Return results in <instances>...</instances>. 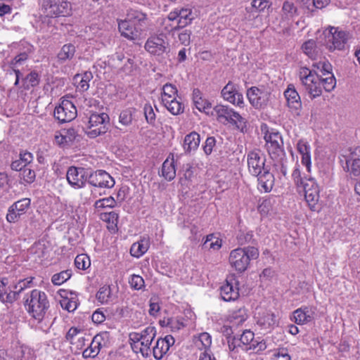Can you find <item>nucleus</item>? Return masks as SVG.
Segmentation results:
<instances>
[{"label": "nucleus", "mask_w": 360, "mask_h": 360, "mask_svg": "<svg viewBox=\"0 0 360 360\" xmlns=\"http://www.w3.org/2000/svg\"><path fill=\"white\" fill-rule=\"evenodd\" d=\"M247 162L250 173L257 177L258 189L264 193L270 192L274 187L275 177L265 165V155L259 150L250 151L247 155Z\"/></svg>", "instance_id": "f257e3e1"}, {"label": "nucleus", "mask_w": 360, "mask_h": 360, "mask_svg": "<svg viewBox=\"0 0 360 360\" xmlns=\"http://www.w3.org/2000/svg\"><path fill=\"white\" fill-rule=\"evenodd\" d=\"M291 176L297 188L304 191L306 202L310 210L316 211L319 199V188L315 179L310 175L302 176L297 163L295 164Z\"/></svg>", "instance_id": "f03ea898"}, {"label": "nucleus", "mask_w": 360, "mask_h": 360, "mask_svg": "<svg viewBox=\"0 0 360 360\" xmlns=\"http://www.w3.org/2000/svg\"><path fill=\"white\" fill-rule=\"evenodd\" d=\"M24 306L33 319L41 322L49 307V301L44 291L34 289L25 295Z\"/></svg>", "instance_id": "7ed1b4c3"}, {"label": "nucleus", "mask_w": 360, "mask_h": 360, "mask_svg": "<svg viewBox=\"0 0 360 360\" xmlns=\"http://www.w3.org/2000/svg\"><path fill=\"white\" fill-rule=\"evenodd\" d=\"M155 336V328L148 326L140 332L130 333L129 341L134 352L141 353L143 357H148L152 353L150 345Z\"/></svg>", "instance_id": "20e7f679"}, {"label": "nucleus", "mask_w": 360, "mask_h": 360, "mask_svg": "<svg viewBox=\"0 0 360 360\" xmlns=\"http://www.w3.org/2000/svg\"><path fill=\"white\" fill-rule=\"evenodd\" d=\"M297 75L302 86L311 98L321 95L324 89L323 79L314 70L301 67Z\"/></svg>", "instance_id": "39448f33"}, {"label": "nucleus", "mask_w": 360, "mask_h": 360, "mask_svg": "<svg viewBox=\"0 0 360 360\" xmlns=\"http://www.w3.org/2000/svg\"><path fill=\"white\" fill-rule=\"evenodd\" d=\"M259 255L258 249L255 247L238 248L231 251L229 262L235 271L242 273L248 269L250 260L257 259Z\"/></svg>", "instance_id": "423d86ee"}, {"label": "nucleus", "mask_w": 360, "mask_h": 360, "mask_svg": "<svg viewBox=\"0 0 360 360\" xmlns=\"http://www.w3.org/2000/svg\"><path fill=\"white\" fill-rule=\"evenodd\" d=\"M214 113L219 122L223 124L231 123L240 129L245 127V118L229 106L217 105L213 108L212 114Z\"/></svg>", "instance_id": "0eeeda50"}, {"label": "nucleus", "mask_w": 360, "mask_h": 360, "mask_svg": "<svg viewBox=\"0 0 360 360\" xmlns=\"http://www.w3.org/2000/svg\"><path fill=\"white\" fill-rule=\"evenodd\" d=\"M266 147L272 159H280L285 155L281 135L274 130L267 131L264 135Z\"/></svg>", "instance_id": "6e6552de"}, {"label": "nucleus", "mask_w": 360, "mask_h": 360, "mask_svg": "<svg viewBox=\"0 0 360 360\" xmlns=\"http://www.w3.org/2000/svg\"><path fill=\"white\" fill-rule=\"evenodd\" d=\"M241 348L245 351L259 352L266 349V342L260 338H255V334L250 330H245L238 338Z\"/></svg>", "instance_id": "1a4fd4ad"}, {"label": "nucleus", "mask_w": 360, "mask_h": 360, "mask_svg": "<svg viewBox=\"0 0 360 360\" xmlns=\"http://www.w3.org/2000/svg\"><path fill=\"white\" fill-rule=\"evenodd\" d=\"M345 164L343 165L344 171L350 177H356L360 175V146L349 148L343 155Z\"/></svg>", "instance_id": "9d476101"}, {"label": "nucleus", "mask_w": 360, "mask_h": 360, "mask_svg": "<svg viewBox=\"0 0 360 360\" xmlns=\"http://www.w3.org/2000/svg\"><path fill=\"white\" fill-rule=\"evenodd\" d=\"M108 119V115L105 113L92 114L89 120L88 129L86 132L87 136L94 139L105 134L107 131L106 124Z\"/></svg>", "instance_id": "9b49d317"}, {"label": "nucleus", "mask_w": 360, "mask_h": 360, "mask_svg": "<svg viewBox=\"0 0 360 360\" xmlns=\"http://www.w3.org/2000/svg\"><path fill=\"white\" fill-rule=\"evenodd\" d=\"M110 343V333L104 331L97 334L91 340L89 346L85 349L82 355L84 358L96 357L102 347H108Z\"/></svg>", "instance_id": "f8f14e48"}, {"label": "nucleus", "mask_w": 360, "mask_h": 360, "mask_svg": "<svg viewBox=\"0 0 360 360\" xmlns=\"http://www.w3.org/2000/svg\"><path fill=\"white\" fill-rule=\"evenodd\" d=\"M41 6L46 15L51 17L68 15L70 10L67 0H43Z\"/></svg>", "instance_id": "ddd939ff"}, {"label": "nucleus", "mask_w": 360, "mask_h": 360, "mask_svg": "<svg viewBox=\"0 0 360 360\" xmlns=\"http://www.w3.org/2000/svg\"><path fill=\"white\" fill-rule=\"evenodd\" d=\"M326 37V43L333 45H341L350 42L352 34L338 27L328 26L323 32Z\"/></svg>", "instance_id": "4468645a"}, {"label": "nucleus", "mask_w": 360, "mask_h": 360, "mask_svg": "<svg viewBox=\"0 0 360 360\" xmlns=\"http://www.w3.org/2000/svg\"><path fill=\"white\" fill-rule=\"evenodd\" d=\"M77 116V109L75 105L69 100H63L60 105L54 110V117L59 122H68L73 120Z\"/></svg>", "instance_id": "2eb2a0df"}, {"label": "nucleus", "mask_w": 360, "mask_h": 360, "mask_svg": "<svg viewBox=\"0 0 360 360\" xmlns=\"http://www.w3.org/2000/svg\"><path fill=\"white\" fill-rule=\"evenodd\" d=\"M167 19L169 21L176 22L177 27H184L194 19V14L188 6L176 8L168 14Z\"/></svg>", "instance_id": "dca6fc26"}, {"label": "nucleus", "mask_w": 360, "mask_h": 360, "mask_svg": "<svg viewBox=\"0 0 360 360\" xmlns=\"http://www.w3.org/2000/svg\"><path fill=\"white\" fill-rule=\"evenodd\" d=\"M247 97L253 107L255 108H262L267 105L271 94L266 90L252 86L248 90Z\"/></svg>", "instance_id": "f3484780"}, {"label": "nucleus", "mask_w": 360, "mask_h": 360, "mask_svg": "<svg viewBox=\"0 0 360 360\" xmlns=\"http://www.w3.org/2000/svg\"><path fill=\"white\" fill-rule=\"evenodd\" d=\"M88 183L94 187L111 188L115 186V179L104 170H96L89 174Z\"/></svg>", "instance_id": "a211bd4d"}, {"label": "nucleus", "mask_w": 360, "mask_h": 360, "mask_svg": "<svg viewBox=\"0 0 360 360\" xmlns=\"http://www.w3.org/2000/svg\"><path fill=\"white\" fill-rule=\"evenodd\" d=\"M66 178L69 184L76 189L83 188L87 181L84 169L73 166L68 168Z\"/></svg>", "instance_id": "6ab92c4d"}, {"label": "nucleus", "mask_w": 360, "mask_h": 360, "mask_svg": "<svg viewBox=\"0 0 360 360\" xmlns=\"http://www.w3.org/2000/svg\"><path fill=\"white\" fill-rule=\"evenodd\" d=\"M65 339L77 349H82L86 342L90 340L89 335H86L84 330L77 327H71L66 333Z\"/></svg>", "instance_id": "aec40b11"}, {"label": "nucleus", "mask_w": 360, "mask_h": 360, "mask_svg": "<svg viewBox=\"0 0 360 360\" xmlns=\"http://www.w3.org/2000/svg\"><path fill=\"white\" fill-rule=\"evenodd\" d=\"M313 66L319 70L323 76H326L325 78H322L325 91L329 92L333 90L336 85V79L332 73L331 64L324 61L314 64Z\"/></svg>", "instance_id": "412c9836"}, {"label": "nucleus", "mask_w": 360, "mask_h": 360, "mask_svg": "<svg viewBox=\"0 0 360 360\" xmlns=\"http://www.w3.org/2000/svg\"><path fill=\"white\" fill-rule=\"evenodd\" d=\"M288 106L294 116L301 115L302 103L300 96L295 89L294 86L290 84L284 92Z\"/></svg>", "instance_id": "4be33fe9"}, {"label": "nucleus", "mask_w": 360, "mask_h": 360, "mask_svg": "<svg viewBox=\"0 0 360 360\" xmlns=\"http://www.w3.org/2000/svg\"><path fill=\"white\" fill-rule=\"evenodd\" d=\"M238 282L233 277L226 281L220 288L221 299L226 302L233 301L239 297Z\"/></svg>", "instance_id": "5701e85b"}, {"label": "nucleus", "mask_w": 360, "mask_h": 360, "mask_svg": "<svg viewBox=\"0 0 360 360\" xmlns=\"http://www.w3.org/2000/svg\"><path fill=\"white\" fill-rule=\"evenodd\" d=\"M30 205L29 198H22L13 203L8 209L6 219L10 223L16 222L20 217L23 214Z\"/></svg>", "instance_id": "b1692460"}, {"label": "nucleus", "mask_w": 360, "mask_h": 360, "mask_svg": "<svg viewBox=\"0 0 360 360\" xmlns=\"http://www.w3.org/2000/svg\"><path fill=\"white\" fill-rule=\"evenodd\" d=\"M118 28L121 35L130 40L139 39L143 31L141 27L136 26L127 20H120Z\"/></svg>", "instance_id": "393cba45"}, {"label": "nucleus", "mask_w": 360, "mask_h": 360, "mask_svg": "<svg viewBox=\"0 0 360 360\" xmlns=\"http://www.w3.org/2000/svg\"><path fill=\"white\" fill-rule=\"evenodd\" d=\"M221 96L226 101L241 107L243 104V95L238 92L235 85L229 82L221 90Z\"/></svg>", "instance_id": "a878e982"}, {"label": "nucleus", "mask_w": 360, "mask_h": 360, "mask_svg": "<svg viewBox=\"0 0 360 360\" xmlns=\"http://www.w3.org/2000/svg\"><path fill=\"white\" fill-rule=\"evenodd\" d=\"M174 338L172 335H166L164 338L157 340L153 348V354L156 360H160L167 354L169 347L174 344Z\"/></svg>", "instance_id": "bb28decb"}, {"label": "nucleus", "mask_w": 360, "mask_h": 360, "mask_svg": "<svg viewBox=\"0 0 360 360\" xmlns=\"http://www.w3.org/2000/svg\"><path fill=\"white\" fill-rule=\"evenodd\" d=\"M314 309L311 307H302L295 310L291 320L298 325H304L311 321L314 318Z\"/></svg>", "instance_id": "cd10ccee"}, {"label": "nucleus", "mask_w": 360, "mask_h": 360, "mask_svg": "<svg viewBox=\"0 0 360 360\" xmlns=\"http://www.w3.org/2000/svg\"><path fill=\"white\" fill-rule=\"evenodd\" d=\"M297 150L301 155V162L306 167L308 173L311 172V146L309 143L304 139H300L297 143Z\"/></svg>", "instance_id": "c85d7f7f"}, {"label": "nucleus", "mask_w": 360, "mask_h": 360, "mask_svg": "<svg viewBox=\"0 0 360 360\" xmlns=\"http://www.w3.org/2000/svg\"><path fill=\"white\" fill-rule=\"evenodd\" d=\"M60 295L62 297L60 304L63 309L69 312L74 311L78 306V300L75 292H68L64 290H60Z\"/></svg>", "instance_id": "c756f323"}, {"label": "nucleus", "mask_w": 360, "mask_h": 360, "mask_svg": "<svg viewBox=\"0 0 360 360\" xmlns=\"http://www.w3.org/2000/svg\"><path fill=\"white\" fill-rule=\"evenodd\" d=\"M247 309L245 307L234 309L229 311L226 320L231 326H239L248 319Z\"/></svg>", "instance_id": "7c9ffc66"}, {"label": "nucleus", "mask_w": 360, "mask_h": 360, "mask_svg": "<svg viewBox=\"0 0 360 360\" xmlns=\"http://www.w3.org/2000/svg\"><path fill=\"white\" fill-rule=\"evenodd\" d=\"M193 101L195 108L200 112H203L206 114H210L212 109L211 103L202 96V92L195 89L193 91Z\"/></svg>", "instance_id": "2f4dec72"}, {"label": "nucleus", "mask_w": 360, "mask_h": 360, "mask_svg": "<svg viewBox=\"0 0 360 360\" xmlns=\"http://www.w3.org/2000/svg\"><path fill=\"white\" fill-rule=\"evenodd\" d=\"M149 247V237L143 236L139 241L132 244L130 248V254L131 256L139 258L148 251Z\"/></svg>", "instance_id": "473e14b6"}, {"label": "nucleus", "mask_w": 360, "mask_h": 360, "mask_svg": "<svg viewBox=\"0 0 360 360\" xmlns=\"http://www.w3.org/2000/svg\"><path fill=\"white\" fill-rule=\"evenodd\" d=\"M127 20L130 21L136 26L141 27V30L147 25V16L143 12L135 10L129 9L127 13Z\"/></svg>", "instance_id": "72a5a7b5"}, {"label": "nucleus", "mask_w": 360, "mask_h": 360, "mask_svg": "<svg viewBox=\"0 0 360 360\" xmlns=\"http://www.w3.org/2000/svg\"><path fill=\"white\" fill-rule=\"evenodd\" d=\"M200 143V136L195 131H192L187 134L184 140L183 148L186 153H191L196 150Z\"/></svg>", "instance_id": "f704fd0d"}, {"label": "nucleus", "mask_w": 360, "mask_h": 360, "mask_svg": "<svg viewBox=\"0 0 360 360\" xmlns=\"http://www.w3.org/2000/svg\"><path fill=\"white\" fill-rule=\"evenodd\" d=\"M162 175L168 181H171L176 176V168L174 166V160L172 156L171 158H167L162 164Z\"/></svg>", "instance_id": "c9c22d12"}, {"label": "nucleus", "mask_w": 360, "mask_h": 360, "mask_svg": "<svg viewBox=\"0 0 360 360\" xmlns=\"http://www.w3.org/2000/svg\"><path fill=\"white\" fill-rule=\"evenodd\" d=\"M257 323L263 329H268L276 324L275 315L270 311H265L259 314Z\"/></svg>", "instance_id": "e433bc0d"}, {"label": "nucleus", "mask_w": 360, "mask_h": 360, "mask_svg": "<svg viewBox=\"0 0 360 360\" xmlns=\"http://www.w3.org/2000/svg\"><path fill=\"white\" fill-rule=\"evenodd\" d=\"M297 15H298L297 6L292 1L285 0L281 8V18L283 20H290Z\"/></svg>", "instance_id": "4c0bfd02"}, {"label": "nucleus", "mask_w": 360, "mask_h": 360, "mask_svg": "<svg viewBox=\"0 0 360 360\" xmlns=\"http://www.w3.org/2000/svg\"><path fill=\"white\" fill-rule=\"evenodd\" d=\"M118 214L115 212H103L100 214V219L107 223V228L111 231L117 230Z\"/></svg>", "instance_id": "58836bf2"}, {"label": "nucleus", "mask_w": 360, "mask_h": 360, "mask_svg": "<svg viewBox=\"0 0 360 360\" xmlns=\"http://www.w3.org/2000/svg\"><path fill=\"white\" fill-rule=\"evenodd\" d=\"M162 103L167 110L174 115H180L184 112V106L176 98L169 99L167 102H163Z\"/></svg>", "instance_id": "ea45409f"}, {"label": "nucleus", "mask_w": 360, "mask_h": 360, "mask_svg": "<svg viewBox=\"0 0 360 360\" xmlns=\"http://www.w3.org/2000/svg\"><path fill=\"white\" fill-rule=\"evenodd\" d=\"M195 345L200 349L204 351H210V347L212 345V337L208 333H202L195 341Z\"/></svg>", "instance_id": "a19ab883"}, {"label": "nucleus", "mask_w": 360, "mask_h": 360, "mask_svg": "<svg viewBox=\"0 0 360 360\" xmlns=\"http://www.w3.org/2000/svg\"><path fill=\"white\" fill-rule=\"evenodd\" d=\"M176 87L172 84H165L162 86V102H167L169 99H174L177 96Z\"/></svg>", "instance_id": "79ce46f5"}, {"label": "nucleus", "mask_w": 360, "mask_h": 360, "mask_svg": "<svg viewBox=\"0 0 360 360\" xmlns=\"http://www.w3.org/2000/svg\"><path fill=\"white\" fill-rule=\"evenodd\" d=\"M40 77L39 74L32 71L23 79V86L25 89L37 86L39 84Z\"/></svg>", "instance_id": "37998d69"}, {"label": "nucleus", "mask_w": 360, "mask_h": 360, "mask_svg": "<svg viewBox=\"0 0 360 360\" xmlns=\"http://www.w3.org/2000/svg\"><path fill=\"white\" fill-rule=\"evenodd\" d=\"M117 202L112 196L96 200L94 203V207L97 210L113 208L116 206Z\"/></svg>", "instance_id": "c03bdc74"}, {"label": "nucleus", "mask_w": 360, "mask_h": 360, "mask_svg": "<svg viewBox=\"0 0 360 360\" xmlns=\"http://www.w3.org/2000/svg\"><path fill=\"white\" fill-rule=\"evenodd\" d=\"M75 265L79 270H86L90 267L91 261L86 255H78L75 259Z\"/></svg>", "instance_id": "a18cd8bd"}, {"label": "nucleus", "mask_w": 360, "mask_h": 360, "mask_svg": "<svg viewBox=\"0 0 360 360\" xmlns=\"http://www.w3.org/2000/svg\"><path fill=\"white\" fill-rule=\"evenodd\" d=\"M303 53L311 60L321 58L322 53L319 46H302Z\"/></svg>", "instance_id": "49530a36"}, {"label": "nucleus", "mask_w": 360, "mask_h": 360, "mask_svg": "<svg viewBox=\"0 0 360 360\" xmlns=\"http://www.w3.org/2000/svg\"><path fill=\"white\" fill-rule=\"evenodd\" d=\"M75 53V46H62L60 51L57 54V57L60 61L63 62L66 60L71 59Z\"/></svg>", "instance_id": "de8ad7c7"}, {"label": "nucleus", "mask_w": 360, "mask_h": 360, "mask_svg": "<svg viewBox=\"0 0 360 360\" xmlns=\"http://www.w3.org/2000/svg\"><path fill=\"white\" fill-rule=\"evenodd\" d=\"M71 277V272L68 270L63 271L58 274H56L52 276L51 281L56 285H62Z\"/></svg>", "instance_id": "09e8293b"}, {"label": "nucleus", "mask_w": 360, "mask_h": 360, "mask_svg": "<svg viewBox=\"0 0 360 360\" xmlns=\"http://www.w3.org/2000/svg\"><path fill=\"white\" fill-rule=\"evenodd\" d=\"M129 283L131 286V288L136 290H142L145 287V282L143 278L136 274H133L131 276Z\"/></svg>", "instance_id": "8fccbe9b"}, {"label": "nucleus", "mask_w": 360, "mask_h": 360, "mask_svg": "<svg viewBox=\"0 0 360 360\" xmlns=\"http://www.w3.org/2000/svg\"><path fill=\"white\" fill-rule=\"evenodd\" d=\"M222 245L221 239L215 237L213 234L208 235L204 243V245H208L209 248L214 250L220 249Z\"/></svg>", "instance_id": "3c124183"}, {"label": "nucleus", "mask_w": 360, "mask_h": 360, "mask_svg": "<svg viewBox=\"0 0 360 360\" xmlns=\"http://www.w3.org/2000/svg\"><path fill=\"white\" fill-rule=\"evenodd\" d=\"M144 115L148 124L154 125L156 115L150 104H146L143 108Z\"/></svg>", "instance_id": "603ef678"}, {"label": "nucleus", "mask_w": 360, "mask_h": 360, "mask_svg": "<svg viewBox=\"0 0 360 360\" xmlns=\"http://www.w3.org/2000/svg\"><path fill=\"white\" fill-rule=\"evenodd\" d=\"M110 289L108 286L101 287L96 294V298L102 303H107L110 299Z\"/></svg>", "instance_id": "864d4df0"}, {"label": "nucleus", "mask_w": 360, "mask_h": 360, "mask_svg": "<svg viewBox=\"0 0 360 360\" xmlns=\"http://www.w3.org/2000/svg\"><path fill=\"white\" fill-rule=\"evenodd\" d=\"M253 232L252 231H241L237 236L239 244L245 245L253 240Z\"/></svg>", "instance_id": "5fc2aeb1"}, {"label": "nucleus", "mask_w": 360, "mask_h": 360, "mask_svg": "<svg viewBox=\"0 0 360 360\" xmlns=\"http://www.w3.org/2000/svg\"><path fill=\"white\" fill-rule=\"evenodd\" d=\"M22 179L27 184H31L35 180V172L30 167H25L20 173Z\"/></svg>", "instance_id": "6e6d98bb"}, {"label": "nucleus", "mask_w": 360, "mask_h": 360, "mask_svg": "<svg viewBox=\"0 0 360 360\" xmlns=\"http://www.w3.org/2000/svg\"><path fill=\"white\" fill-rule=\"evenodd\" d=\"M272 209V202L270 198L264 199L258 206V210L262 215H266Z\"/></svg>", "instance_id": "4d7b16f0"}, {"label": "nucleus", "mask_w": 360, "mask_h": 360, "mask_svg": "<svg viewBox=\"0 0 360 360\" xmlns=\"http://www.w3.org/2000/svg\"><path fill=\"white\" fill-rule=\"evenodd\" d=\"M167 326L172 330H179L184 326V324L181 319L172 317L167 319Z\"/></svg>", "instance_id": "13d9d810"}, {"label": "nucleus", "mask_w": 360, "mask_h": 360, "mask_svg": "<svg viewBox=\"0 0 360 360\" xmlns=\"http://www.w3.org/2000/svg\"><path fill=\"white\" fill-rule=\"evenodd\" d=\"M132 121V113L130 110H125L121 112L119 117V122L124 126L129 125Z\"/></svg>", "instance_id": "bf43d9fd"}, {"label": "nucleus", "mask_w": 360, "mask_h": 360, "mask_svg": "<svg viewBox=\"0 0 360 360\" xmlns=\"http://www.w3.org/2000/svg\"><path fill=\"white\" fill-rule=\"evenodd\" d=\"M165 39L166 37L162 34L154 35L148 39L146 45H164L165 43H167Z\"/></svg>", "instance_id": "052dcab7"}, {"label": "nucleus", "mask_w": 360, "mask_h": 360, "mask_svg": "<svg viewBox=\"0 0 360 360\" xmlns=\"http://www.w3.org/2000/svg\"><path fill=\"white\" fill-rule=\"evenodd\" d=\"M251 5L259 12H262L264 11L265 8H269L271 6V3L268 0H252Z\"/></svg>", "instance_id": "680f3d73"}, {"label": "nucleus", "mask_w": 360, "mask_h": 360, "mask_svg": "<svg viewBox=\"0 0 360 360\" xmlns=\"http://www.w3.org/2000/svg\"><path fill=\"white\" fill-rule=\"evenodd\" d=\"M54 141L55 143L60 147H65L70 143L66 139L65 135L63 133L62 130L56 132L54 135Z\"/></svg>", "instance_id": "e2e57ef3"}, {"label": "nucleus", "mask_w": 360, "mask_h": 360, "mask_svg": "<svg viewBox=\"0 0 360 360\" xmlns=\"http://www.w3.org/2000/svg\"><path fill=\"white\" fill-rule=\"evenodd\" d=\"M30 252L37 255L38 257H44L46 255V248L44 244L40 243L34 244L30 248Z\"/></svg>", "instance_id": "0e129e2a"}, {"label": "nucleus", "mask_w": 360, "mask_h": 360, "mask_svg": "<svg viewBox=\"0 0 360 360\" xmlns=\"http://www.w3.org/2000/svg\"><path fill=\"white\" fill-rule=\"evenodd\" d=\"M274 360H291V357L286 348H280L274 354Z\"/></svg>", "instance_id": "69168bd1"}, {"label": "nucleus", "mask_w": 360, "mask_h": 360, "mask_svg": "<svg viewBox=\"0 0 360 360\" xmlns=\"http://www.w3.org/2000/svg\"><path fill=\"white\" fill-rule=\"evenodd\" d=\"M215 139L214 137H208L203 146V150L206 155L211 154L213 147L215 146Z\"/></svg>", "instance_id": "338daca9"}, {"label": "nucleus", "mask_w": 360, "mask_h": 360, "mask_svg": "<svg viewBox=\"0 0 360 360\" xmlns=\"http://www.w3.org/2000/svg\"><path fill=\"white\" fill-rule=\"evenodd\" d=\"M32 281V278H28L23 280H20L18 284L15 286V288L16 289V292L18 293L20 292L22 290H23L25 288L30 286V284Z\"/></svg>", "instance_id": "774afa93"}]
</instances>
